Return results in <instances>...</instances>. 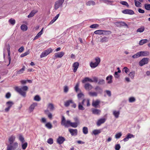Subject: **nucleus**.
<instances>
[{
	"label": "nucleus",
	"instance_id": "nucleus-5",
	"mask_svg": "<svg viewBox=\"0 0 150 150\" xmlns=\"http://www.w3.org/2000/svg\"><path fill=\"white\" fill-rule=\"evenodd\" d=\"M53 50L51 48H49L42 52L40 55V57L42 58L46 56L52 52Z\"/></svg>",
	"mask_w": 150,
	"mask_h": 150
},
{
	"label": "nucleus",
	"instance_id": "nucleus-30",
	"mask_svg": "<svg viewBox=\"0 0 150 150\" xmlns=\"http://www.w3.org/2000/svg\"><path fill=\"white\" fill-rule=\"evenodd\" d=\"M108 37H104L103 38H100V42L102 43L106 42L108 41Z\"/></svg>",
	"mask_w": 150,
	"mask_h": 150
},
{
	"label": "nucleus",
	"instance_id": "nucleus-40",
	"mask_svg": "<svg viewBox=\"0 0 150 150\" xmlns=\"http://www.w3.org/2000/svg\"><path fill=\"white\" fill-rule=\"evenodd\" d=\"M103 30H98L95 31L94 32V33L96 34L102 35L103 33Z\"/></svg>",
	"mask_w": 150,
	"mask_h": 150
},
{
	"label": "nucleus",
	"instance_id": "nucleus-43",
	"mask_svg": "<svg viewBox=\"0 0 150 150\" xmlns=\"http://www.w3.org/2000/svg\"><path fill=\"white\" fill-rule=\"evenodd\" d=\"M111 31L109 30H103V35H110L111 33Z\"/></svg>",
	"mask_w": 150,
	"mask_h": 150
},
{
	"label": "nucleus",
	"instance_id": "nucleus-35",
	"mask_svg": "<svg viewBox=\"0 0 150 150\" xmlns=\"http://www.w3.org/2000/svg\"><path fill=\"white\" fill-rule=\"evenodd\" d=\"M45 126L48 129H50L52 127V124L49 122L47 123L45 125Z\"/></svg>",
	"mask_w": 150,
	"mask_h": 150
},
{
	"label": "nucleus",
	"instance_id": "nucleus-7",
	"mask_svg": "<svg viewBox=\"0 0 150 150\" xmlns=\"http://www.w3.org/2000/svg\"><path fill=\"white\" fill-rule=\"evenodd\" d=\"M115 25L117 27L125 26L128 28L127 25L125 22H117L115 23Z\"/></svg>",
	"mask_w": 150,
	"mask_h": 150
},
{
	"label": "nucleus",
	"instance_id": "nucleus-62",
	"mask_svg": "<svg viewBox=\"0 0 150 150\" xmlns=\"http://www.w3.org/2000/svg\"><path fill=\"white\" fill-rule=\"evenodd\" d=\"M127 137L129 139V138H131L132 137H134V136L132 134H131L130 133H129L127 134Z\"/></svg>",
	"mask_w": 150,
	"mask_h": 150
},
{
	"label": "nucleus",
	"instance_id": "nucleus-14",
	"mask_svg": "<svg viewBox=\"0 0 150 150\" xmlns=\"http://www.w3.org/2000/svg\"><path fill=\"white\" fill-rule=\"evenodd\" d=\"M69 131L72 136L76 135L77 134V129H69Z\"/></svg>",
	"mask_w": 150,
	"mask_h": 150
},
{
	"label": "nucleus",
	"instance_id": "nucleus-16",
	"mask_svg": "<svg viewBox=\"0 0 150 150\" xmlns=\"http://www.w3.org/2000/svg\"><path fill=\"white\" fill-rule=\"evenodd\" d=\"M140 57L146 56L149 55V53L147 51H141L139 52Z\"/></svg>",
	"mask_w": 150,
	"mask_h": 150
},
{
	"label": "nucleus",
	"instance_id": "nucleus-36",
	"mask_svg": "<svg viewBox=\"0 0 150 150\" xmlns=\"http://www.w3.org/2000/svg\"><path fill=\"white\" fill-rule=\"evenodd\" d=\"M144 7L146 10L150 11V4H145L144 5Z\"/></svg>",
	"mask_w": 150,
	"mask_h": 150
},
{
	"label": "nucleus",
	"instance_id": "nucleus-51",
	"mask_svg": "<svg viewBox=\"0 0 150 150\" xmlns=\"http://www.w3.org/2000/svg\"><path fill=\"white\" fill-rule=\"evenodd\" d=\"M8 59L9 61V64L11 62V58L10 56V51H8Z\"/></svg>",
	"mask_w": 150,
	"mask_h": 150
},
{
	"label": "nucleus",
	"instance_id": "nucleus-3",
	"mask_svg": "<svg viewBox=\"0 0 150 150\" xmlns=\"http://www.w3.org/2000/svg\"><path fill=\"white\" fill-rule=\"evenodd\" d=\"M96 62H91L90 64V66L92 68H94L97 67L100 63V60L99 58L98 57H96L95 58Z\"/></svg>",
	"mask_w": 150,
	"mask_h": 150
},
{
	"label": "nucleus",
	"instance_id": "nucleus-63",
	"mask_svg": "<svg viewBox=\"0 0 150 150\" xmlns=\"http://www.w3.org/2000/svg\"><path fill=\"white\" fill-rule=\"evenodd\" d=\"M69 90V88L67 86H64V92L65 93H67Z\"/></svg>",
	"mask_w": 150,
	"mask_h": 150
},
{
	"label": "nucleus",
	"instance_id": "nucleus-46",
	"mask_svg": "<svg viewBox=\"0 0 150 150\" xmlns=\"http://www.w3.org/2000/svg\"><path fill=\"white\" fill-rule=\"evenodd\" d=\"M19 139L22 143H23L25 141L24 138L22 135H19Z\"/></svg>",
	"mask_w": 150,
	"mask_h": 150
},
{
	"label": "nucleus",
	"instance_id": "nucleus-41",
	"mask_svg": "<svg viewBox=\"0 0 150 150\" xmlns=\"http://www.w3.org/2000/svg\"><path fill=\"white\" fill-rule=\"evenodd\" d=\"M79 83H76L75 87H74V89L76 92H77L78 91H81V90H79Z\"/></svg>",
	"mask_w": 150,
	"mask_h": 150
},
{
	"label": "nucleus",
	"instance_id": "nucleus-58",
	"mask_svg": "<svg viewBox=\"0 0 150 150\" xmlns=\"http://www.w3.org/2000/svg\"><path fill=\"white\" fill-rule=\"evenodd\" d=\"M84 94L81 92L78 94L77 97L79 99L81 98L82 96H84Z\"/></svg>",
	"mask_w": 150,
	"mask_h": 150
},
{
	"label": "nucleus",
	"instance_id": "nucleus-18",
	"mask_svg": "<svg viewBox=\"0 0 150 150\" xmlns=\"http://www.w3.org/2000/svg\"><path fill=\"white\" fill-rule=\"evenodd\" d=\"M84 88L86 90L89 91L92 88L93 86L90 84L87 83L85 84L84 86Z\"/></svg>",
	"mask_w": 150,
	"mask_h": 150
},
{
	"label": "nucleus",
	"instance_id": "nucleus-8",
	"mask_svg": "<svg viewBox=\"0 0 150 150\" xmlns=\"http://www.w3.org/2000/svg\"><path fill=\"white\" fill-rule=\"evenodd\" d=\"M14 104V103L11 101H8L6 103V105L8 106V107L6 108L5 109V111L6 112H8L10 108L12 107V105Z\"/></svg>",
	"mask_w": 150,
	"mask_h": 150
},
{
	"label": "nucleus",
	"instance_id": "nucleus-55",
	"mask_svg": "<svg viewBox=\"0 0 150 150\" xmlns=\"http://www.w3.org/2000/svg\"><path fill=\"white\" fill-rule=\"evenodd\" d=\"M122 135V134L121 132H119L116 134L115 135V137L116 139H119L121 136Z\"/></svg>",
	"mask_w": 150,
	"mask_h": 150
},
{
	"label": "nucleus",
	"instance_id": "nucleus-42",
	"mask_svg": "<svg viewBox=\"0 0 150 150\" xmlns=\"http://www.w3.org/2000/svg\"><path fill=\"white\" fill-rule=\"evenodd\" d=\"M144 26L141 27V28H139L137 30V32H139L140 33L142 32L144 30Z\"/></svg>",
	"mask_w": 150,
	"mask_h": 150
},
{
	"label": "nucleus",
	"instance_id": "nucleus-54",
	"mask_svg": "<svg viewBox=\"0 0 150 150\" xmlns=\"http://www.w3.org/2000/svg\"><path fill=\"white\" fill-rule=\"evenodd\" d=\"M28 144L26 142L23 144L22 145V148L23 149H25L26 148Z\"/></svg>",
	"mask_w": 150,
	"mask_h": 150
},
{
	"label": "nucleus",
	"instance_id": "nucleus-64",
	"mask_svg": "<svg viewBox=\"0 0 150 150\" xmlns=\"http://www.w3.org/2000/svg\"><path fill=\"white\" fill-rule=\"evenodd\" d=\"M114 76L115 77L117 78H118L120 76L119 74L117 71L115 72Z\"/></svg>",
	"mask_w": 150,
	"mask_h": 150
},
{
	"label": "nucleus",
	"instance_id": "nucleus-6",
	"mask_svg": "<svg viewBox=\"0 0 150 150\" xmlns=\"http://www.w3.org/2000/svg\"><path fill=\"white\" fill-rule=\"evenodd\" d=\"M149 59L148 58H143L139 62V64L141 66H142L148 63Z\"/></svg>",
	"mask_w": 150,
	"mask_h": 150
},
{
	"label": "nucleus",
	"instance_id": "nucleus-9",
	"mask_svg": "<svg viewBox=\"0 0 150 150\" xmlns=\"http://www.w3.org/2000/svg\"><path fill=\"white\" fill-rule=\"evenodd\" d=\"M122 12L125 14L133 15L134 14V11L131 9H125L122 11Z\"/></svg>",
	"mask_w": 150,
	"mask_h": 150
},
{
	"label": "nucleus",
	"instance_id": "nucleus-29",
	"mask_svg": "<svg viewBox=\"0 0 150 150\" xmlns=\"http://www.w3.org/2000/svg\"><path fill=\"white\" fill-rule=\"evenodd\" d=\"M148 42V40L147 39H143L139 41V44L142 45Z\"/></svg>",
	"mask_w": 150,
	"mask_h": 150
},
{
	"label": "nucleus",
	"instance_id": "nucleus-10",
	"mask_svg": "<svg viewBox=\"0 0 150 150\" xmlns=\"http://www.w3.org/2000/svg\"><path fill=\"white\" fill-rule=\"evenodd\" d=\"M65 140V139L64 137L59 136L57 139V142L58 144H60L63 143Z\"/></svg>",
	"mask_w": 150,
	"mask_h": 150
},
{
	"label": "nucleus",
	"instance_id": "nucleus-2",
	"mask_svg": "<svg viewBox=\"0 0 150 150\" xmlns=\"http://www.w3.org/2000/svg\"><path fill=\"white\" fill-rule=\"evenodd\" d=\"M28 89V88L27 86H23L21 88H19L18 86H16L15 88L16 91L24 97H25L26 95V92L24 91H27Z\"/></svg>",
	"mask_w": 150,
	"mask_h": 150
},
{
	"label": "nucleus",
	"instance_id": "nucleus-49",
	"mask_svg": "<svg viewBox=\"0 0 150 150\" xmlns=\"http://www.w3.org/2000/svg\"><path fill=\"white\" fill-rule=\"evenodd\" d=\"M134 2L135 5L137 7L141 6H140V4H141V3L138 2V1H136V0H135Z\"/></svg>",
	"mask_w": 150,
	"mask_h": 150
},
{
	"label": "nucleus",
	"instance_id": "nucleus-24",
	"mask_svg": "<svg viewBox=\"0 0 150 150\" xmlns=\"http://www.w3.org/2000/svg\"><path fill=\"white\" fill-rule=\"evenodd\" d=\"M37 11L33 10L31 11L29 14L28 16V18H30L33 16L37 12Z\"/></svg>",
	"mask_w": 150,
	"mask_h": 150
},
{
	"label": "nucleus",
	"instance_id": "nucleus-1",
	"mask_svg": "<svg viewBox=\"0 0 150 150\" xmlns=\"http://www.w3.org/2000/svg\"><path fill=\"white\" fill-rule=\"evenodd\" d=\"M61 124L65 127L71 126L73 127L76 128L78 126V124L76 122H72L69 120L66 121L64 116H62L61 122Z\"/></svg>",
	"mask_w": 150,
	"mask_h": 150
},
{
	"label": "nucleus",
	"instance_id": "nucleus-34",
	"mask_svg": "<svg viewBox=\"0 0 150 150\" xmlns=\"http://www.w3.org/2000/svg\"><path fill=\"white\" fill-rule=\"evenodd\" d=\"M88 94L91 96H97V93L96 92H90L88 93Z\"/></svg>",
	"mask_w": 150,
	"mask_h": 150
},
{
	"label": "nucleus",
	"instance_id": "nucleus-25",
	"mask_svg": "<svg viewBox=\"0 0 150 150\" xmlns=\"http://www.w3.org/2000/svg\"><path fill=\"white\" fill-rule=\"evenodd\" d=\"M101 132V130L100 129H95L93 131L92 134L95 135L98 134Z\"/></svg>",
	"mask_w": 150,
	"mask_h": 150
},
{
	"label": "nucleus",
	"instance_id": "nucleus-52",
	"mask_svg": "<svg viewBox=\"0 0 150 150\" xmlns=\"http://www.w3.org/2000/svg\"><path fill=\"white\" fill-rule=\"evenodd\" d=\"M48 143L50 144H52L53 143V139L52 138L49 139L47 141Z\"/></svg>",
	"mask_w": 150,
	"mask_h": 150
},
{
	"label": "nucleus",
	"instance_id": "nucleus-47",
	"mask_svg": "<svg viewBox=\"0 0 150 150\" xmlns=\"http://www.w3.org/2000/svg\"><path fill=\"white\" fill-rule=\"evenodd\" d=\"M18 146V144L16 142H14L13 145H12V147L14 150H15L17 148Z\"/></svg>",
	"mask_w": 150,
	"mask_h": 150
},
{
	"label": "nucleus",
	"instance_id": "nucleus-13",
	"mask_svg": "<svg viewBox=\"0 0 150 150\" xmlns=\"http://www.w3.org/2000/svg\"><path fill=\"white\" fill-rule=\"evenodd\" d=\"M92 113L94 115H99L101 112V111L99 109L95 108H92Z\"/></svg>",
	"mask_w": 150,
	"mask_h": 150
},
{
	"label": "nucleus",
	"instance_id": "nucleus-59",
	"mask_svg": "<svg viewBox=\"0 0 150 150\" xmlns=\"http://www.w3.org/2000/svg\"><path fill=\"white\" fill-rule=\"evenodd\" d=\"M139 57H140V56L139 52L132 56V57L133 58H137Z\"/></svg>",
	"mask_w": 150,
	"mask_h": 150
},
{
	"label": "nucleus",
	"instance_id": "nucleus-28",
	"mask_svg": "<svg viewBox=\"0 0 150 150\" xmlns=\"http://www.w3.org/2000/svg\"><path fill=\"white\" fill-rule=\"evenodd\" d=\"M21 28L23 31H25L28 29V27L25 24H23L21 26Z\"/></svg>",
	"mask_w": 150,
	"mask_h": 150
},
{
	"label": "nucleus",
	"instance_id": "nucleus-44",
	"mask_svg": "<svg viewBox=\"0 0 150 150\" xmlns=\"http://www.w3.org/2000/svg\"><path fill=\"white\" fill-rule=\"evenodd\" d=\"M30 53L29 50L28 51H26V52L24 53L23 54H22L21 55V57H25L28 54Z\"/></svg>",
	"mask_w": 150,
	"mask_h": 150
},
{
	"label": "nucleus",
	"instance_id": "nucleus-19",
	"mask_svg": "<svg viewBox=\"0 0 150 150\" xmlns=\"http://www.w3.org/2000/svg\"><path fill=\"white\" fill-rule=\"evenodd\" d=\"M15 137L13 136H11L8 139V141L9 142V144L12 145L13 142L15 141Z\"/></svg>",
	"mask_w": 150,
	"mask_h": 150
},
{
	"label": "nucleus",
	"instance_id": "nucleus-60",
	"mask_svg": "<svg viewBox=\"0 0 150 150\" xmlns=\"http://www.w3.org/2000/svg\"><path fill=\"white\" fill-rule=\"evenodd\" d=\"M135 100V99L134 97H130L129 99V102L132 103L134 102Z\"/></svg>",
	"mask_w": 150,
	"mask_h": 150
},
{
	"label": "nucleus",
	"instance_id": "nucleus-31",
	"mask_svg": "<svg viewBox=\"0 0 150 150\" xmlns=\"http://www.w3.org/2000/svg\"><path fill=\"white\" fill-rule=\"evenodd\" d=\"M135 74V72L134 71H133L130 72L129 74V76L131 77L132 79H133Z\"/></svg>",
	"mask_w": 150,
	"mask_h": 150
},
{
	"label": "nucleus",
	"instance_id": "nucleus-37",
	"mask_svg": "<svg viewBox=\"0 0 150 150\" xmlns=\"http://www.w3.org/2000/svg\"><path fill=\"white\" fill-rule=\"evenodd\" d=\"M95 89L96 91H98L100 93H101L103 91L102 89L99 86H96L95 88Z\"/></svg>",
	"mask_w": 150,
	"mask_h": 150
},
{
	"label": "nucleus",
	"instance_id": "nucleus-15",
	"mask_svg": "<svg viewBox=\"0 0 150 150\" xmlns=\"http://www.w3.org/2000/svg\"><path fill=\"white\" fill-rule=\"evenodd\" d=\"M106 120L105 118H102L98 120L97 122V125L98 126H100L102 124L104 123Z\"/></svg>",
	"mask_w": 150,
	"mask_h": 150
},
{
	"label": "nucleus",
	"instance_id": "nucleus-50",
	"mask_svg": "<svg viewBox=\"0 0 150 150\" xmlns=\"http://www.w3.org/2000/svg\"><path fill=\"white\" fill-rule=\"evenodd\" d=\"M34 100L37 101H39L41 100V98L38 95L35 96L34 98Z\"/></svg>",
	"mask_w": 150,
	"mask_h": 150
},
{
	"label": "nucleus",
	"instance_id": "nucleus-22",
	"mask_svg": "<svg viewBox=\"0 0 150 150\" xmlns=\"http://www.w3.org/2000/svg\"><path fill=\"white\" fill-rule=\"evenodd\" d=\"M120 114V111H117L115 110L113 111V114L116 118H118L119 117Z\"/></svg>",
	"mask_w": 150,
	"mask_h": 150
},
{
	"label": "nucleus",
	"instance_id": "nucleus-12",
	"mask_svg": "<svg viewBox=\"0 0 150 150\" xmlns=\"http://www.w3.org/2000/svg\"><path fill=\"white\" fill-rule=\"evenodd\" d=\"M100 103V100H97L95 101H93L92 103V105L95 108H97L98 107V106L99 105Z\"/></svg>",
	"mask_w": 150,
	"mask_h": 150
},
{
	"label": "nucleus",
	"instance_id": "nucleus-23",
	"mask_svg": "<svg viewBox=\"0 0 150 150\" xmlns=\"http://www.w3.org/2000/svg\"><path fill=\"white\" fill-rule=\"evenodd\" d=\"M87 81H89L91 82H93V80L88 77H86L82 81V82L83 83H85Z\"/></svg>",
	"mask_w": 150,
	"mask_h": 150
},
{
	"label": "nucleus",
	"instance_id": "nucleus-48",
	"mask_svg": "<svg viewBox=\"0 0 150 150\" xmlns=\"http://www.w3.org/2000/svg\"><path fill=\"white\" fill-rule=\"evenodd\" d=\"M15 20L12 18H11L9 20V22L12 25H14L15 24Z\"/></svg>",
	"mask_w": 150,
	"mask_h": 150
},
{
	"label": "nucleus",
	"instance_id": "nucleus-61",
	"mask_svg": "<svg viewBox=\"0 0 150 150\" xmlns=\"http://www.w3.org/2000/svg\"><path fill=\"white\" fill-rule=\"evenodd\" d=\"M120 148V144H117L115 145V149L116 150H119Z\"/></svg>",
	"mask_w": 150,
	"mask_h": 150
},
{
	"label": "nucleus",
	"instance_id": "nucleus-17",
	"mask_svg": "<svg viewBox=\"0 0 150 150\" xmlns=\"http://www.w3.org/2000/svg\"><path fill=\"white\" fill-rule=\"evenodd\" d=\"M79 65V64L78 62H75L73 64V67H74V69H73L74 72H75L76 71Z\"/></svg>",
	"mask_w": 150,
	"mask_h": 150
},
{
	"label": "nucleus",
	"instance_id": "nucleus-56",
	"mask_svg": "<svg viewBox=\"0 0 150 150\" xmlns=\"http://www.w3.org/2000/svg\"><path fill=\"white\" fill-rule=\"evenodd\" d=\"M99 26L97 24H94L91 25L90 26V27L91 28H97Z\"/></svg>",
	"mask_w": 150,
	"mask_h": 150
},
{
	"label": "nucleus",
	"instance_id": "nucleus-32",
	"mask_svg": "<svg viewBox=\"0 0 150 150\" xmlns=\"http://www.w3.org/2000/svg\"><path fill=\"white\" fill-rule=\"evenodd\" d=\"M95 4V2L93 1H89L86 3V5L89 6H90L91 5H94Z\"/></svg>",
	"mask_w": 150,
	"mask_h": 150
},
{
	"label": "nucleus",
	"instance_id": "nucleus-38",
	"mask_svg": "<svg viewBox=\"0 0 150 150\" xmlns=\"http://www.w3.org/2000/svg\"><path fill=\"white\" fill-rule=\"evenodd\" d=\"M83 133L85 134H86L88 133V129L86 127H84L83 128Z\"/></svg>",
	"mask_w": 150,
	"mask_h": 150
},
{
	"label": "nucleus",
	"instance_id": "nucleus-33",
	"mask_svg": "<svg viewBox=\"0 0 150 150\" xmlns=\"http://www.w3.org/2000/svg\"><path fill=\"white\" fill-rule=\"evenodd\" d=\"M83 105L81 103H79L78 105V109L80 110H84L85 108L83 107Z\"/></svg>",
	"mask_w": 150,
	"mask_h": 150
},
{
	"label": "nucleus",
	"instance_id": "nucleus-26",
	"mask_svg": "<svg viewBox=\"0 0 150 150\" xmlns=\"http://www.w3.org/2000/svg\"><path fill=\"white\" fill-rule=\"evenodd\" d=\"M112 76L110 75V76H107L106 78V80L107 81H108L109 79H110V80L108 81V83H111L112 82Z\"/></svg>",
	"mask_w": 150,
	"mask_h": 150
},
{
	"label": "nucleus",
	"instance_id": "nucleus-21",
	"mask_svg": "<svg viewBox=\"0 0 150 150\" xmlns=\"http://www.w3.org/2000/svg\"><path fill=\"white\" fill-rule=\"evenodd\" d=\"M70 103H73V102L72 100H67V101L65 102L64 103V106L65 107H68Z\"/></svg>",
	"mask_w": 150,
	"mask_h": 150
},
{
	"label": "nucleus",
	"instance_id": "nucleus-45",
	"mask_svg": "<svg viewBox=\"0 0 150 150\" xmlns=\"http://www.w3.org/2000/svg\"><path fill=\"white\" fill-rule=\"evenodd\" d=\"M120 3L121 4L126 6L128 7H129V6L128 3L125 1H121L120 2Z\"/></svg>",
	"mask_w": 150,
	"mask_h": 150
},
{
	"label": "nucleus",
	"instance_id": "nucleus-27",
	"mask_svg": "<svg viewBox=\"0 0 150 150\" xmlns=\"http://www.w3.org/2000/svg\"><path fill=\"white\" fill-rule=\"evenodd\" d=\"M48 107L50 111H53L54 108L53 104L51 103L48 104Z\"/></svg>",
	"mask_w": 150,
	"mask_h": 150
},
{
	"label": "nucleus",
	"instance_id": "nucleus-39",
	"mask_svg": "<svg viewBox=\"0 0 150 150\" xmlns=\"http://www.w3.org/2000/svg\"><path fill=\"white\" fill-rule=\"evenodd\" d=\"M25 69V67L24 66L23 67L19 70L17 71V74H21L23 73V71H24Z\"/></svg>",
	"mask_w": 150,
	"mask_h": 150
},
{
	"label": "nucleus",
	"instance_id": "nucleus-20",
	"mask_svg": "<svg viewBox=\"0 0 150 150\" xmlns=\"http://www.w3.org/2000/svg\"><path fill=\"white\" fill-rule=\"evenodd\" d=\"M37 105V103H33V104L31 105L29 108V109L30 112H31L33 111L35 108V107Z\"/></svg>",
	"mask_w": 150,
	"mask_h": 150
},
{
	"label": "nucleus",
	"instance_id": "nucleus-11",
	"mask_svg": "<svg viewBox=\"0 0 150 150\" xmlns=\"http://www.w3.org/2000/svg\"><path fill=\"white\" fill-rule=\"evenodd\" d=\"M64 54V53L63 52H60L55 53L54 54L55 58H61Z\"/></svg>",
	"mask_w": 150,
	"mask_h": 150
},
{
	"label": "nucleus",
	"instance_id": "nucleus-53",
	"mask_svg": "<svg viewBox=\"0 0 150 150\" xmlns=\"http://www.w3.org/2000/svg\"><path fill=\"white\" fill-rule=\"evenodd\" d=\"M105 83V81L103 79L100 80L98 82V84L99 85H103Z\"/></svg>",
	"mask_w": 150,
	"mask_h": 150
},
{
	"label": "nucleus",
	"instance_id": "nucleus-57",
	"mask_svg": "<svg viewBox=\"0 0 150 150\" xmlns=\"http://www.w3.org/2000/svg\"><path fill=\"white\" fill-rule=\"evenodd\" d=\"M7 150H14L12 147V145L8 144L7 148Z\"/></svg>",
	"mask_w": 150,
	"mask_h": 150
},
{
	"label": "nucleus",
	"instance_id": "nucleus-4",
	"mask_svg": "<svg viewBox=\"0 0 150 150\" xmlns=\"http://www.w3.org/2000/svg\"><path fill=\"white\" fill-rule=\"evenodd\" d=\"M65 0H58L56 1L54 4V9H57L60 7H61Z\"/></svg>",
	"mask_w": 150,
	"mask_h": 150
}]
</instances>
